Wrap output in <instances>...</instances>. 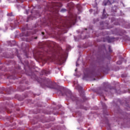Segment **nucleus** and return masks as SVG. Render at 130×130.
Instances as JSON below:
<instances>
[{
  "instance_id": "nucleus-1",
  "label": "nucleus",
  "mask_w": 130,
  "mask_h": 130,
  "mask_svg": "<svg viewBox=\"0 0 130 130\" xmlns=\"http://www.w3.org/2000/svg\"><path fill=\"white\" fill-rule=\"evenodd\" d=\"M42 87H48L51 89H54L55 90H58V86L56 84L51 83V80L48 79H45L43 83L41 84Z\"/></svg>"
},
{
  "instance_id": "nucleus-2",
  "label": "nucleus",
  "mask_w": 130,
  "mask_h": 130,
  "mask_svg": "<svg viewBox=\"0 0 130 130\" xmlns=\"http://www.w3.org/2000/svg\"><path fill=\"white\" fill-rule=\"evenodd\" d=\"M58 92H60L61 96H66L68 98H70V97L72 101H77V100H78V98L72 96V92L67 90L66 89H62L61 90H58Z\"/></svg>"
},
{
  "instance_id": "nucleus-3",
  "label": "nucleus",
  "mask_w": 130,
  "mask_h": 130,
  "mask_svg": "<svg viewBox=\"0 0 130 130\" xmlns=\"http://www.w3.org/2000/svg\"><path fill=\"white\" fill-rule=\"evenodd\" d=\"M61 7H62V5L60 3L52 2L50 4L51 12L56 14V15L58 13V8H61Z\"/></svg>"
},
{
  "instance_id": "nucleus-4",
  "label": "nucleus",
  "mask_w": 130,
  "mask_h": 130,
  "mask_svg": "<svg viewBox=\"0 0 130 130\" xmlns=\"http://www.w3.org/2000/svg\"><path fill=\"white\" fill-rule=\"evenodd\" d=\"M56 56H58V63L59 64H62L64 59V56L62 53H59L58 52H56Z\"/></svg>"
},
{
  "instance_id": "nucleus-5",
  "label": "nucleus",
  "mask_w": 130,
  "mask_h": 130,
  "mask_svg": "<svg viewBox=\"0 0 130 130\" xmlns=\"http://www.w3.org/2000/svg\"><path fill=\"white\" fill-rule=\"evenodd\" d=\"M46 53L51 54L52 56H54V47L49 48V50L46 52Z\"/></svg>"
},
{
  "instance_id": "nucleus-6",
  "label": "nucleus",
  "mask_w": 130,
  "mask_h": 130,
  "mask_svg": "<svg viewBox=\"0 0 130 130\" xmlns=\"http://www.w3.org/2000/svg\"><path fill=\"white\" fill-rule=\"evenodd\" d=\"M115 1H108L107 2H105V1L103 2V5L104 6H110V5H112V4H114V3L115 2Z\"/></svg>"
},
{
  "instance_id": "nucleus-7",
  "label": "nucleus",
  "mask_w": 130,
  "mask_h": 130,
  "mask_svg": "<svg viewBox=\"0 0 130 130\" xmlns=\"http://www.w3.org/2000/svg\"><path fill=\"white\" fill-rule=\"evenodd\" d=\"M49 74V72L46 70H43L41 72V75L42 76H47V75Z\"/></svg>"
},
{
  "instance_id": "nucleus-8",
  "label": "nucleus",
  "mask_w": 130,
  "mask_h": 130,
  "mask_svg": "<svg viewBox=\"0 0 130 130\" xmlns=\"http://www.w3.org/2000/svg\"><path fill=\"white\" fill-rule=\"evenodd\" d=\"M76 88L78 90L79 92L81 93V92H82L83 91V87H82L79 85L77 84Z\"/></svg>"
},
{
  "instance_id": "nucleus-9",
  "label": "nucleus",
  "mask_w": 130,
  "mask_h": 130,
  "mask_svg": "<svg viewBox=\"0 0 130 130\" xmlns=\"http://www.w3.org/2000/svg\"><path fill=\"white\" fill-rule=\"evenodd\" d=\"M51 58L50 57H47V58L44 59V61H45L46 62L48 61L49 60H50Z\"/></svg>"
},
{
  "instance_id": "nucleus-10",
  "label": "nucleus",
  "mask_w": 130,
  "mask_h": 130,
  "mask_svg": "<svg viewBox=\"0 0 130 130\" xmlns=\"http://www.w3.org/2000/svg\"><path fill=\"white\" fill-rule=\"evenodd\" d=\"M80 108L81 109H84L85 110H87V108L84 107V106H81Z\"/></svg>"
},
{
  "instance_id": "nucleus-11",
  "label": "nucleus",
  "mask_w": 130,
  "mask_h": 130,
  "mask_svg": "<svg viewBox=\"0 0 130 130\" xmlns=\"http://www.w3.org/2000/svg\"><path fill=\"white\" fill-rule=\"evenodd\" d=\"M7 16H8V17H13V12L8 13Z\"/></svg>"
},
{
  "instance_id": "nucleus-12",
  "label": "nucleus",
  "mask_w": 130,
  "mask_h": 130,
  "mask_svg": "<svg viewBox=\"0 0 130 130\" xmlns=\"http://www.w3.org/2000/svg\"><path fill=\"white\" fill-rule=\"evenodd\" d=\"M111 21L112 22H118V20H116V19H114V18H112V20H111Z\"/></svg>"
},
{
  "instance_id": "nucleus-13",
  "label": "nucleus",
  "mask_w": 130,
  "mask_h": 130,
  "mask_svg": "<svg viewBox=\"0 0 130 130\" xmlns=\"http://www.w3.org/2000/svg\"><path fill=\"white\" fill-rule=\"evenodd\" d=\"M104 90L105 92H108V90H107V88H106V87H104Z\"/></svg>"
},
{
  "instance_id": "nucleus-14",
  "label": "nucleus",
  "mask_w": 130,
  "mask_h": 130,
  "mask_svg": "<svg viewBox=\"0 0 130 130\" xmlns=\"http://www.w3.org/2000/svg\"><path fill=\"white\" fill-rule=\"evenodd\" d=\"M61 12H67V9H62L61 10Z\"/></svg>"
},
{
  "instance_id": "nucleus-15",
  "label": "nucleus",
  "mask_w": 130,
  "mask_h": 130,
  "mask_svg": "<svg viewBox=\"0 0 130 130\" xmlns=\"http://www.w3.org/2000/svg\"><path fill=\"white\" fill-rule=\"evenodd\" d=\"M74 22L72 21V22H70V25H72V24H74Z\"/></svg>"
},
{
  "instance_id": "nucleus-16",
  "label": "nucleus",
  "mask_w": 130,
  "mask_h": 130,
  "mask_svg": "<svg viewBox=\"0 0 130 130\" xmlns=\"http://www.w3.org/2000/svg\"><path fill=\"white\" fill-rule=\"evenodd\" d=\"M25 36L28 37L29 36V34H28V32H27V34L25 35Z\"/></svg>"
},
{
  "instance_id": "nucleus-17",
  "label": "nucleus",
  "mask_w": 130,
  "mask_h": 130,
  "mask_svg": "<svg viewBox=\"0 0 130 130\" xmlns=\"http://www.w3.org/2000/svg\"><path fill=\"white\" fill-rule=\"evenodd\" d=\"M114 24L115 25H118V23H115V22H114Z\"/></svg>"
},
{
  "instance_id": "nucleus-18",
  "label": "nucleus",
  "mask_w": 130,
  "mask_h": 130,
  "mask_svg": "<svg viewBox=\"0 0 130 130\" xmlns=\"http://www.w3.org/2000/svg\"><path fill=\"white\" fill-rule=\"evenodd\" d=\"M106 11H105V9H103V13H105Z\"/></svg>"
},
{
  "instance_id": "nucleus-19",
  "label": "nucleus",
  "mask_w": 130,
  "mask_h": 130,
  "mask_svg": "<svg viewBox=\"0 0 130 130\" xmlns=\"http://www.w3.org/2000/svg\"><path fill=\"white\" fill-rule=\"evenodd\" d=\"M42 34H43V35H44V32H42Z\"/></svg>"
},
{
  "instance_id": "nucleus-20",
  "label": "nucleus",
  "mask_w": 130,
  "mask_h": 130,
  "mask_svg": "<svg viewBox=\"0 0 130 130\" xmlns=\"http://www.w3.org/2000/svg\"><path fill=\"white\" fill-rule=\"evenodd\" d=\"M35 39H37V37H35Z\"/></svg>"
},
{
  "instance_id": "nucleus-21",
  "label": "nucleus",
  "mask_w": 130,
  "mask_h": 130,
  "mask_svg": "<svg viewBox=\"0 0 130 130\" xmlns=\"http://www.w3.org/2000/svg\"><path fill=\"white\" fill-rule=\"evenodd\" d=\"M43 56H45V55H43Z\"/></svg>"
},
{
  "instance_id": "nucleus-22",
  "label": "nucleus",
  "mask_w": 130,
  "mask_h": 130,
  "mask_svg": "<svg viewBox=\"0 0 130 130\" xmlns=\"http://www.w3.org/2000/svg\"><path fill=\"white\" fill-rule=\"evenodd\" d=\"M74 86H76V84H74Z\"/></svg>"
},
{
  "instance_id": "nucleus-23",
  "label": "nucleus",
  "mask_w": 130,
  "mask_h": 130,
  "mask_svg": "<svg viewBox=\"0 0 130 130\" xmlns=\"http://www.w3.org/2000/svg\"><path fill=\"white\" fill-rule=\"evenodd\" d=\"M85 100H87V99H85Z\"/></svg>"
}]
</instances>
